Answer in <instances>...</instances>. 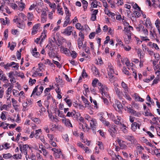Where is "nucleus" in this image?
<instances>
[{"label":"nucleus","instance_id":"nucleus-33","mask_svg":"<svg viewBox=\"0 0 160 160\" xmlns=\"http://www.w3.org/2000/svg\"><path fill=\"white\" fill-rule=\"evenodd\" d=\"M39 138L40 139V140L47 147V148H51V147L50 146V145L47 143H45V139L44 138V136H40Z\"/></svg>","mask_w":160,"mask_h":160},{"label":"nucleus","instance_id":"nucleus-27","mask_svg":"<svg viewBox=\"0 0 160 160\" xmlns=\"http://www.w3.org/2000/svg\"><path fill=\"white\" fill-rule=\"evenodd\" d=\"M37 50L36 48L35 47L34 49H32L31 51V53L34 57L36 58L39 57L40 56L39 53L37 52Z\"/></svg>","mask_w":160,"mask_h":160},{"label":"nucleus","instance_id":"nucleus-55","mask_svg":"<svg viewBox=\"0 0 160 160\" xmlns=\"http://www.w3.org/2000/svg\"><path fill=\"white\" fill-rule=\"evenodd\" d=\"M108 154L112 157L116 156V155L113 151L111 150H108Z\"/></svg>","mask_w":160,"mask_h":160},{"label":"nucleus","instance_id":"nucleus-10","mask_svg":"<svg viewBox=\"0 0 160 160\" xmlns=\"http://www.w3.org/2000/svg\"><path fill=\"white\" fill-rule=\"evenodd\" d=\"M49 49V51L48 52V54L50 58H55L56 57L58 59V60L60 61V58L59 57L58 55L56 54L55 52L53 51L52 49H51V47H50V48L49 47L48 48Z\"/></svg>","mask_w":160,"mask_h":160},{"label":"nucleus","instance_id":"nucleus-46","mask_svg":"<svg viewBox=\"0 0 160 160\" xmlns=\"http://www.w3.org/2000/svg\"><path fill=\"white\" fill-rule=\"evenodd\" d=\"M82 3L83 7L84 8V11H85L87 8L88 6V3L87 1H82Z\"/></svg>","mask_w":160,"mask_h":160},{"label":"nucleus","instance_id":"nucleus-51","mask_svg":"<svg viewBox=\"0 0 160 160\" xmlns=\"http://www.w3.org/2000/svg\"><path fill=\"white\" fill-rule=\"evenodd\" d=\"M128 36V39L126 41H125V42L126 43L128 44L129 43L131 39V33H128L127 34H126Z\"/></svg>","mask_w":160,"mask_h":160},{"label":"nucleus","instance_id":"nucleus-48","mask_svg":"<svg viewBox=\"0 0 160 160\" xmlns=\"http://www.w3.org/2000/svg\"><path fill=\"white\" fill-rule=\"evenodd\" d=\"M141 157L143 160H147L149 158V156L146 154L142 153L141 154Z\"/></svg>","mask_w":160,"mask_h":160},{"label":"nucleus","instance_id":"nucleus-21","mask_svg":"<svg viewBox=\"0 0 160 160\" xmlns=\"http://www.w3.org/2000/svg\"><path fill=\"white\" fill-rule=\"evenodd\" d=\"M113 107L116 110L119 111L122 108V106L120 102L117 101L115 104L113 105Z\"/></svg>","mask_w":160,"mask_h":160},{"label":"nucleus","instance_id":"nucleus-52","mask_svg":"<svg viewBox=\"0 0 160 160\" xmlns=\"http://www.w3.org/2000/svg\"><path fill=\"white\" fill-rule=\"evenodd\" d=\"M47 136L48 138L49 139V141H53V140L54 138V136L53 134H47Z\"/></svg>","mask_w":160,"mask_h":160},{"label":"nucleus","instance_id":"nucleus-45","mask_svg":"<svg viewBox=\"0 0 160 160\" xmlns=\"http://www.w3.org/2000/svg\"><path fill=\"white\" fill-rule=\"evenodd\" d=\"M142 50L140 49H137V53L139 57L141 59L142 58L144 57V55H142L141 53Z\"/></svg>","mask_w":160,"mask_h":160},{"label":"nucleus","instance_id":"nucleus-3","mask_svg":"<svg viewBox=\"0 0 160 160\" xmlns=\"http://www.w3.org/2000/svg\"><path fill=\"white\" fill-rule=\"evenodd\" d=\"M108 74L109 76V80L111 82H114L113 74L114 73V67L111 63H108L107 68Z\"/></svg>","mask_w":160,"mask_h":160},{"label":"nucleus","instance_id":"nucleus-15","mask_svg":"<svg viewBox=\"0 0 160 160\" xmlns=\"http://www.w3.org/2000/svg\"><path fill=\"white\" fill-rule=\"evenodd\" d=\"M28 148V146L27 144L23 145L22 146L21 145H19L20 149L22 153H23L25 155L27 154V149Z\"/></svg>","mask_w":160,"mask_h":160},{"label":"nucleus","instance_id":"nucleus-59","mask_svg":"<svg viewBox=\"0 0 160 160\" xmlns=\"http://www.w3.org/2000/svg\"><path fill=\"white\" fill-rule=\"evenodd\" d=\"M98 80L97 79L95 78L92 81V84L93 87H96L97 84L98 83Z\"/></svg>","mask_w":160,"mask_h":160},{"label":"nucleus","instance_id":"nucleus-56","mask_svg":"<svg viewBox=\"0 0 160 160\" xmlns=\"http://www.w3.org/2000/svg\"><path fill=\"white\" fill-rule=\"evenodd\" d=\"M22 155L20 154H15L13 156V158L16 159H20L21 158Z\"/></svg>","mask_w":160,"mask_h":160},{"label":"nucleus","instance_id":"nucleus-13","mask_svg":"<svg viewBox=\"0 0 160 160\" xmlns=\"http://www.w3.org/2000/svg\"><path fill=\"white\" fill-rule=\"evenodd\" d=\"M53 155L56 159H65L66 158L64 155L62 153L60 149L56 153H53Z\"/></svg>","mask_w":160,"mask_h":160},{"label":"nucleus","instance_id":"nucleus-23","mask_svg":"<svg viewBox=\"0 0 160 160\" xmlns=\"http://www.w3.org/2000/svg\"><path fill=\"white\" fill-rule=\"evenodd\" d=\"M126 139L131 142L132 143L134 144L136 142V139L133 136L127 135L126 136Z\"/></svg>","mask_w":160,"mask_h":160},{"label":"nucleus","instance_id":"nucleus-19","mask_svg":"<svg viewBox=\"0 0 160 160\" xmlns=\"http://www.w3.org/2000/svg\"><path fill=\"white\" fill-rule=\"evenodd\" d=\"M46 37V34L45 33L42 32L41 36V38H36L34 42L38 44L39 41L41 39V42H43V40Z\"/></svg>","mask_w":160,"mask_h":160},{"label":"nucleus","instance_id":"nucleus-26","mask_svg":"<svg viewBox=\"0 0 160 160\" xmlns=\"http://www.w3.org/2000/svg\"><path fill=\"white\" fill-rule=\"evenodd\" d=\"M156 1H152V2H151V1H147L146 3L148 4L149 7L152 6L153 7H156L157 6H158V5L156 3Z\"/></svg>","mask_w":160,"mask_h":160},{"label":"nucleus","instance_id":"nucleus-31","mask_svg":"<svg viewBox=\"0 0 160 160\" xmlns=\"http://www.w3.org/2000/svg\"><path fill=\"white\" fill-rule=\"evenodd\" d=\"M142 14V11L141 10L134 11L133 12V14L136 18H138Z\"/></svg>","mask_w":160,"mask_h":160},{"label":"nucleus","instance_id":"nucleus-9","mask_svg":"<svg viewBox=\"0 0 160 160\" xmlns=\"http://www.w3.org/2000/svg\"><path fill=\"white\" fill-rule=\"evenodd\" d=\"M38 87V85L35 87L32 91L31 96H32L35 93L36 95L37 96H39L41 94L44 88L42 86H40L39 88Z\"/></svg>","mask_w":160,"mask_h":160},{"label":"nucleus","instance_id":"nucleus-32","mask_svg":"<svg viewBox=\"0 0 160 160\" xmlns=\"http://www.w3.org/2000/svg\"><path fill=\"white\" fill-rule=\"evenodd\" d=\"M43 60H44V59H42V61ZM44 60V63L45 64H48L52 67H54V64L52 63L51 62V61L49 59H47L46 60Z\"/></svg>","mask_w":160,"mask_h":160},{"label":"nucleus","instance_id":"nucleus-47","mask_svg":"<svg viewBox=\"0 0 160 160\" xmlns=\"http://www.w3.org/2000/svg\"><path fill=\"white\" fill-rule=\"evenodd\" d=\"M36 81L35 79H32V78H30L28 82L29 84L31 86H32L36 83Z\"/></svg>","mask_w":160,"mask_h":160},{"label":"nucleus","instance_id":"nucleus-1","mask_svg":"<svg viewBox=\"0 0 160 160\" xmlns=\"http://www.w3.org/2000/svg\"><path fill=\"white\" fill-rule=\"evenodd\" d=\"M136 29L140 35L141 39L143 41H149L147 36L148 35V32L147 28L141 24H139L136 27Z\"/></svg>","mask_w":160,"mask_h":160},{"label":"nucleus","instance_id":"nucleus-42","mask_svg":"<svg viewBox=\"0 0 160 160\" xmlns=\"http://www.w3.org/2000/svg\"><path fill=\"white\" fill-rule=\"evenodd\" d=\"M15 73L16 75L22 78H23L25 77L24 73L22 72H18L16 71Z\"/></svg>","mask_w":160,"mask_h":160},{"label":"nucleus","instance_id":"nucleus-11","mask_svg":"<svg viewBox=\"0 0 160 160\" xmlns=\"http://www.w3.org/2000/svg\"><path fill=\"white\" fill-rule=\"evenodd\" d=\"M89 122L91 128L94 130H95L98 126V123L96 119L93 118Z\"/></svg>","mask_w":160,"mask_h":160},{"label":"nucleus","instance_id":"nucleus-58","mask_svg":"<svg viewBox=\"0 0 160 160\" xmlns=\"http://www.w3.org/2000/svg\"><path fill=\"white\" fill-rule=\"evenodd\" d=\"M51 126H50V129L52 131H54L57 128V126L55 124H51Z\"/></svg>","mask_w":160,"mask_h":160},{"label":"nucleus","instance_id":"nucleus-57","mask_svg":"<svg viewBox=\"0 0 160 160\" xmlns=\"http://www.w3.org/2000/svg\"><path fill=\"white\" fill-rule=\"evenodd\" d=\"M13 21L14 22L16 23L17 24L20 22H22L23 21L22 20L21 18H17L16 19H14Z\"/></svg>","mask_w":160,"mask_h":160},{"label":"nucleus","instance_id":"nucleus-40","mask_svg":"<svg viewBox=\"0 0 160 160\" xmlns=\"http://www.w3.org/2000/svg\"><path fill=\"white\" fill-rule=\"evenodd\" d=\"M46 2H47L49 5V6L51 8L55 9L56 7V5L55 3H51L49 1H46Z\"/></svg>","mask_w":160,"mask_h":160},{"label":"nucleus","instance_id":"nucleus-54","mask_svg":"<svg viewBox=\"0 0 160 160\" xmlns=\"http://www.w3.org/2000/svg\"><path fill=\"white\" fill-rule=\"evenodd\" d=\"M33 17V14L30 12H28V13L27 18L28 21H31L32 20V19Z\"/></svg>","mask_w":160,"mask_h":160},{"label":"nucleus","instance_id":"nucleus-4","mask_svg":"<svg viewBox=\"0 0 160 160\" xmlns=\"http://www.w3.org/2000/svg\"><path fill=\"white\" fill-rule=\"evenodd\" d=\"M121 86L122 88L123 89V96L127 100L129 101H131L132 100V98H130V96L128 94L129 92V88L128 86L124 82L122 81L121 82Z\"/></svg>","mask_w":160,"mask_h":160},{"label":"nucleus","instance_id":"nucleus-5","mask_svg":"<svg viewBox=\"0 0 160 160\" xmlns=\"http://www.w3.org/2000/svg\"><path fill=\"white\" fill-rule=\"evenodd\" d=\"M135 118L131 116H129V120L131 122H132L131 126V129L132 130L135 132L137 129V128L138 129H140V127L141 125V122L138 123L136 122H133Z\"/></svg>","mask_w":160,"mask_h":160},{"label":"nucleus","instance_id":"nucleus-24","mask_svg":"<svg viewBox=\"0 0 160 160\" xmlns=\"http://www.w3.org/2000/svg\"><path fill=\"white\" fill-rule=\"evenodd\" d=\"M91 70L94 75L95 76H99V72L98 70L94 66H92L91 67Z\"/></svg>","mask_w":160,"mask_h":160},{"label":"nucleus","instance_id":"nucleus-36","mask_svg":"<svg viewBox=\"0 0 160 160\" xmlns=\"http://www.w3.org/2000/svg\"><path fill=\"white\" fill-rule=\"evenodd\" d=\"M77 44L78 47L79 49H80L83 46V42L82 39L80 38H78L77 40Z\"/></svg>","mask_w":160,"mask_h":160},{"label":"nucleus","instance_id":"nucleus-29","mask_svg":"<svg viewBox=\"0 0 160 160\" xmlns=\"http://www.w3.org/2000/svg\"><path fill=\"white\" fill-rule=\"evenodd\" d=\"M140 140L142 142L145 143L147 145H148L149 146L151 147L152 146V144L149 142L148 141L145 137H143L141 138Z\"/></svg>","mask_w":160,"mask_h":160},{"label":"nucleus","instance_id":"nucleus-44","mask_svg":"<svg viewBox=\"0 0 160 160\" xmlns=\"http://www.w3.org/2000/svg\"><path fill=\"white\" fill-rule=\"evenodd\" d=\"M123 31L125 34H127L128 33H131V31L129 30V28L128 27H125Z\"/></svg>","mask_w":160,"mask_h":160},{"label":"nucleus","instance_id":"nucleus-64","mask_svg":"<svg viewBox=\"0 0 160 160\" xmlns=\"http://www.w3.org/2000/svg\"><path fill=\"white\" fill-rule=\"evenodd\" d=\"M84 118L86 120H88L89 122L93 118H92L91 116H89L88 115L86 114L84 116Z\"/></svg>","mask_w":160,"mask_h":160},{"label":"nucleus","instance_id":"nucleus-53","mask_svg":"<svg viewBox=\"0 0 160 160\" xmlns=\"http://www.w3.org/2000/svg\"><path fill=\"white\" fill-rule=\"evenodd\" d=\"M76 28L78 30H83V27L81 24L79 23H77L76 25Z\"/></svg>","mask_w":160,"mask_h":160},{"label":"nucleus","instance_id":"nucleus-7","mask_svg":"<svg viewBox=\"0 0 160 160\" xmlns=\"http://www.w3.org/2000/svg\"><path fill=\"white\" fill-rule=\"evenodd\" d=\"M118 129L116 125H112L109 126L108 131L111 136L114 138L115 137L116 134L117 133Z\"/></svg>","mask_w":160,"mask_h":160},{"label":"nucleus","instance_id":"nucleus-61","mask_svg":"<svg viewBox=\"0 0 160 160\" xmlns=\"http://www.w3.org/2000/svg\"><path fill=\"white\" fill-rule=\"evenodd\" d=\"M134 116L137 117H140L141 115V113L140 112H137L135 111H134V112L132 114Z\"/></svg>","mask_w":160,"mask_h":160},{"label":"nucleus","instance_id":"nucleus-28","mask_svg":"<svg viewBox=\"0 0 160 160\" xmlns=\"http://www.w3.org/2000/svg\"><path fill=\"white\" fill-rule=\"evenodd\" d=\"M47 13L45 11H43L41 14V22L44 23L46 21Z\"/></svg>","mask_w":160,"mask_h":160},{"label":"nucleus","instance_id":"nucleus-16","mask_svg":"<svg viewBox=\"0 0 160 160\" xmlns=\"http://www.w3.org/2000/svg\"><path fill=\"white\" fill-rule=\"evenodd\" d=\"M60 51L61 52L63 53L68 56H70V51L67 48H65L63 46H61L60 48Z\"/></svg>","mask_w":160,"mask_h":160},{"label":"nucleus","instance_id":"nucleus-18","mask_svg":"<svg viewBox=\"0 0 160 160\" xmlns=\"http://www.w3.org/2000/svg\"><path fill=\"white\" fill-rule=\"evenodd\" d=\"M117 141L121 149H125L127 148V146L124 143L125 141L119 139L118 138Z\"/></svg>","mask_w":160,"mask_h":160},{"label":"nucleus","instance_id":"nucleus-25","mask_svg":"<svg viewBox=\"0 0 160 160\" xmlns=\"http://www.w3.org/2000/svg\"><path fill=\"white\" fill-rule=\"evenodd\" d=\"M81 98L83 102L84 103L85 107H89L90 106V103L88 101V99L82 95L81 96Z\"/></svg>","mask_w":160,"mask_h":160},{"label":"nucleus","instance_id":"nucleus-2","mask_svg":"<svg viewBox=\"0 0 160 160\" xmlns=\"http://www.w3.org/2000/svg\"><path fill=\"white\" fill-rule=\"evenodd\" d=\"M98 86L99 92L101 93L102 96H103L104 95L107 98H110V96L108 92V88L107 86L100 82H98Z\"/></svg>","mask_w":160,"mask_h":160},{"label":"nucleus","instance_id":"nucleus-8","mask_svg":"<svg viewBox=\"0 0 160 160\" xmlns=\"http://www.w3.org/2000/svg\"><path fill=\"white\" fill-rule=\"evenodd\" d=\"M32 100L31 99H27L26 101H24L22 103L23 107L22 110L23 111H27L32 107Z\"/></svg>","mask_w":160,"mask_h":160},{"label":"nucleus","instance_id":"nucleus-63","mask_svg":"<svg viewBox=\"0 0 160 160\" xmlns=\"http://www.w3.org/2000/svg\"><path fill=\"white\" fill-rule=\"evenodd\" d=\"M13 95L15 97H18L19 95V92L16 90L13 89L12 90Z\"/></svg>","mask_w":160,"mask_h":160},{"label":"nucleus","instance_id":"nucleus-22","mask_svg":"<svg viewBox=\"0 0 160 160\" xmlns=\"http://www.w3.org/2000/svg\"><path fill=\"white\" fill-rule=\"evenodd\" d=\"M115 91L116 92V94L118 96V97L120 99H121L122 98L123 96V94L122 92H121L120 90L117 87H115L114 88Z\"/></svg>","mask_w":160,"mask_h":160},{"label":"nucleus","instance_id":"nucleus-30","mask_svg":"<svg viewBox=\"0 0 160 160\" xmlns=\"http://www.w3.org/2000/svg\"><path fill=\"white\" fill-rule=\"evenodd\" d=\"M31 119L36 124H39L41 122V120L38 118L35 117H30Z\"/></svg>","mask_w":160,"mask_h":160},{"label":"nucleus","instance_id":"nucleus-41","mask_svg":"<svg viewBox=\"0 0 160 160\" xmlns=\"http://www.w3.org/2000/svg\"><path fill=\"white\" fill-rule=\"evenodd\" d=\"M151 22L150 19L148 18L146 19L145 23L146 27L148 28L149 26H151Z\"/></svg>","mask_w":160,"mask_h":160},{"label":"nucleus","instance_id":"nucleus-14","mask_svg":"<svg viewBox=\"0 0 160 160\" xmlns=\"http://www.w3.org/2000/svg\"><path fill=\"white\" fill-rule=\"evenodd\" d=\"M61 120L62 123L66 127H72V125L69 119H67L65 117H63V118Z\"/></svg>","mask_w":160,"mask_h":160},{"label":"nucleus","instance_id":"nucleus-34","mask_svg":"<svg viewBox=\"0 0 160 160\" xmlns=\"http://www.w3.org/2000/svg\"><path fill=\"white\" fill-rule=\"evenodd\" d=\"M38 68L36 70L37 71L40 72H42L44 70L43 66V64L42 63H40L38 64Z\"/></svg>","mask_w":160,"mask_h":160},{"label":"nucleus","instance_id":"nucleus-43","mask_svg":"<svg viewBox=\"0 0 160 160\" xmlns=\"http://www.w3.org/2000/svg\"><path fill=\"white\" fill-rule=\"evenodd\" d=\"M64 100L66 102L68 106L70 107L72 104V101L70 99H67V98H65Z\"/></svg>","mask_w":160,"mask_h":160},{"label":"nucleus","instance_id":"nucleus-20","mask_svg":"<svg viewBox=\"0 0 160 160\" xmlns=\"http://www.w3.org/2000/svg\"><path fill=\"white\" fill-rule=\"evenodd\" d=\"M43 74L42 73H40L35 70L32 72V76L33 78L39 77L40 78L41 76H43Z\"/></svg>","mask_w":160,"mask_h":160},{"label":"nucleus","instance_id":"nucleus-6","mask_svg":"<svg viewBox=\"0 0 160 160\" xmlns=\"http://www.w3.org/2000/svg\"><path fill=\"white\" fill-rule=\"evenodd\" d=\"M64 8L65 10L66 16L65 18V21L63 24V27H65L67 26L68 24L71 23V22L70 18L71 14V13H69V10L67 7H65Z\"/></svg>","mask_w":160,"mask_h":160},{"label":"nucleus","instance_id":"nucleus-17","mask_svg":"<svg viewBox=\"0 0 160 160\" xmlns=\"http://www.w3.org/2000/svg\"><path fill=\"white\" fill-rule=\"evenodd\" d=\"M40 26V23H37L35 24L32 27L31 34L32 35H33L36 34L38 31V28Z\"/></svg>","mask_w":160,"mask_h":160},{"label":"nucleus","instance_id":"nucleus-60","mask_svg":"<svg viewBox=\"0 0 160 160\" xmlns=\"http://www.w3.org/2000/svg\"><path fill=\"white\" fill-rule=\"evenodd\" d=\"M155 24L157 29L160 28V21L159 19H158L156 20Z\"/></svg>","mask_w":160,"mask_h":160},{"label":"nucleus","instance_id":"nucleus-12","mask_svg":"<svg viewBox=\"0 0 160 160\" xmlns=\"http://www.w3.org/2000/svg\"><path fill=\"white\" fill-rule=\"evenodd\" d=\"M72 27L69 26L67 27L62 32L63 34L68 36L70 35L72 31Z\"/></svg>","mask_w":160,"mask_h":160},{"label":"nucleus","instance_id":"nucleus-37","mask_svg":"<svg viewBox=\"0 0 160 160\" xmlns=\"http://www.w3.org/2000/svg\"><path fill=\"white\" fill-rule=\"evenodd\" d=\"M136 148L139 154H141L142 153V151L144 149L143 147L139 145L137 146Z\"/></svg>","mask_w":160,"mask_h":160},{"label":"nucleus","instance_id":"nucleus-35","mask_svg":"<svg viewBox=\"0 0 160 160\" xmlns=\"http://www.w3.org/2000/svg\"><path fill=\"white\" fill-rule=\"evenodd\" d=\"M42 132V130L41 129H38V130L35 131V133L34 134V137L36 139H38L39 138V134Z\"/></svg>","mask_w":160,"mask_h":160},{"label":"nucleus","instance_id":"nucleus-38","mask_svg":"<svg viewBox=\"0 0 160 160\" xmlns=\"http://www.w3.org/2000/svg\"><path fill=\"white\" fill-rule=\"evenodd\" d=\"M57 12L59 14L62 16L63 15L64 13L62 8H60L59 5H58L57 7Z\"/></svg>","mask_w":160,"mask_h":160},{"label":"nucleus","instance_id":"nucleus-39","mask_svg":"<svg viewBox=\"0 0 160 160\" xmlns=\"http://www.w3.org/2000/svg\"><path fill=\"white\" fill-rule=\"evenodd\" d=\"M17 26L18 27L21 29H24L25 27V25L24 23V21L22 22H20L17 24Z\"/></svg>","mask_w":160,"mask_h":160},{"label":"nucleus","instance_id":"nucleus-49","mask_svg":"<svg viewBox=\"0 0 160 160\" xmlns=\"http://www.w3.org/2000/svg\"><path fill=\"white\" fill-rule=\"evenodd\" d=\"M75 113L76 112L75 111L71 112H68L66 116L68 117H72L75 115Z\"/></svg>","mask_w":160,"mask_h":160},{"label":"nucleus","instance_id":"nucleus-62","mask_svg":"<svg viewBox=\"0 0 160 160\" xmlns=\"http://www.w3.org/2000/svg\"><path fill=\"white\" fill-rule=\"evenodd\" d=\"M122 72L124 73L126 75H127L128 76L130 75L129 71L127 70L126 68L125 67H124L123 68Z\"/></svg>","mask_w":160,"mask_h":160},{"label":"nucleus","instance_id":"nucleus-50","mask_svg":"<svg viewBox=\"0 0 160 160\" xmlns=\"http://www.w3.org/2000/svg\"><path fill=\"white\" fill-rule=\"evenodd\" d=\"M3 157L5 159H8L12 157V155L10 153L4 154L3 155Z\"/></svg>","mask_w":160,"mask_h":160}]
</instances>
